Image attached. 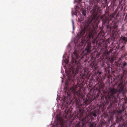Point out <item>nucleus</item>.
Listing matches in <instances>:
<instances>
[{
  "mask_svg": "<svg viewBox=\"0 0 127 127\" xmlns=\"http://www.w3.org/2000/svg\"><path fill=\"white\" fill-rule=\"evenodd\" d=\"M91 119V118L90 116L89 115H87V116L84 118L83 119V120L85 122L86 124H88L89 122V121Z\"/></svg>",
  "mask_w": 127,
  "mask_h": 127,
  "instance_id": "39448f33",
  "label": "nucleus"
},
{
  "mask_svg": "<svg viewBox=\"0 0 127 127\" xmlns=\"http://www.w3.org/2000/svg\"><path fill=\"white\" fill-rule=\"evenodd\" d=\"M93 115L95 117L96 116V114L95 113H94L93 114Z\"/></svg>",
  "mask_w": 127,
  "mask_h": 127,
  "instance_id": "2eb2a0df",
  "label": "nucleus"
},
{
  "mask_svg": "<svg viewBox=\"0 0 127 127\" xmlns=\"http://www.w3.org/2000/svg\"><path fill=\"white\" fill-rule=\"evenodd\" d=\"M120 39L124 41V43L126 44L127 42V38H126L125 36H122L120 38Z\"/></svg>",
  "mask_w": 127,
  "mask_h": 127,
  "instance_id": "0eeeda50",
  "label": "nucleus"
},
{
  "mask_svg": "<svg viewBox=\"0 0 127 127\" xmlns=\"http://www.w3.org/2000/svg\"><path fill=\"white\" fill-rule=\"evenodd\" d=\"M124 47V46H122V48H123V47Z\"/></svg>",
  "mask_w": 127,
  "mask_h": 127,
  "instance_id": "aec40b11",
  "label": "nucleus"
},
{
  "mask_svg": "<svg viewBox=\"0 0 127 127\" xmlns=\"http://www.w3.org/2000/svg\"><path fill=\"white\" fill-rule=\"evenodd\" d=\"M72 23H73V25L74 23H73V21H72Z\"/></svg>",
  "mask_w": 127,
  "mask_h": 127,
  "instance_id": "6ab92c4d",
  "label": "nucleus"
},
{
  "mask_svg": "<svg viewBox=\"0 0 127 127\" xmlns=\"http://www.w3.org/2000/svg\"><path fill=\"white\" fill-rule=\"evenodd\" d=\"M118 92L121 93L124 95L125 92V88L123 83L121 82L118 85Z\"/></svg>",
  "mask_w": 127,
  "mask_h": 127,
  "instance_id": "20e7f679",
  "label": "nucleus"
},
{
  "mask_svg": "<svg viewBox=\"0 0 127 127\" xmlns=\"http://www.w3.org/2000/svg\"><path fill=\"white\" fill-rule=\"evenodd\" d=\"M94 40L93 41H92L93 43V44L95 43V41H96V39L95 38L93 40Z\"/></svg>",
  "mask_w": 127,
  "mask_h": 127,
  "instance_id": "4468645a",
  "label": "nucleus"
},
{
  "mask_svg": "<svg viewBox=\"0 0 127 127\" xmlns=\"http://www.w3.org/2000/svg\"><path fill=\"white\" fill-rule=\"evenodd\" d=\"M117 90L114 88H110L108 95L105 96L106 99H108L110 101L115 100L116 98L118 97Z\"/></svg>",
  "mask_w": 127,
  "mask_h": 127,
  "instance_id": "f03ea898",
  "label": "nucleus"
},
{
  "mask_svg": "<svg viewBox=\"0 0 127 127\" xmlns=\"http://www.w3.org/2000/svg\"><path fill=\"white\" fill-rule=\"evenodd\" d=\"M120 119H122V118H120Z\"/></svg>",
  "mask_w": 127,
  "mask_h": 127,
  "instance_id": "4be33fe9",
  "label": "nucleus"
},
{
  "mask_svg": "<svg viewBox=\"0 0 127 127\" xmlns=\"http://www.w3.org/2000/svg\"><path fill=\"white\" fill-rule=\"evenodd\" d=\"M98 73L99 74H101V72H99Z\"/></svg>",
  "mask_w": 127,
  "mask_h": 127,
  "instance_id": "f3484780",
  "label": "nucleus"
},
{
  "mask_svg": "<svg viewBox=\"0 0 127 127\" xmlns=\"http://www.w3.org/2000/svg\"><path fill=\"white\" fill-rule=\"evenodd\" d=\"M86 10H82L80 11V14L81 13L84 16H85L86 15Z\"/></svg>",
  "mask_w": 127,
  "mask_h": 127,
  "instance_id": "6e6552de",
  "label": "nucleus"
},
{
  "mask_svg": "<svg viewBox=\"0 0 127 127\" xmlns=\"http://www.w3.org/2000/svg\"><path fill=\"white\" fill-rule=\"evenodd\" d=\"M86 124L84 123L79 122L75 125L74 127H86Z\"/></svg>",
  "mask_w": 127,
  "mask_h": 127,
  "instance_id": "423d86ee",
  "label": "nucleus"
},
{
  "mask_svg": "<svg viewBox=\"0 0 127 127\" xmlns=\"http://www.w3.org/2000/svg\"><path fill=\"white\" fill-rule=\"evenodd\" d=\"M112 103H111L110 105L108 106V109H110L112 107Z\"/></svg>",
  "mask_w": 127,
  "mask_h": 127,
  "instance_id": "f8f14e48",
  "label": "nucleus"
},
{
  "mask_svg": "<svg viewBox=\"0 0 127 127\" xmlns=\"http://www.w3.org/2000/svg\"><path fill=\"white\" fill-rule=\"evenodd\" d=\"M89 125V127H94L93 124L91 122H89V123L88 124Z\"/></svg>",
  "mask_w": 127,
  "mask_h": 127,
  "instance_id": "9b49d317",
  "label": "nucleus"
},
{
  "mask_svg": "<svg viewBox=\"0 0 127 127\" xmlns=\"http://www.w3.org/2000/svg\"><path fill=\"white\" fill-rule=\"evenodd\" d=\"M116 1V0H113V1H114V2H115Z\"/></svg>",
  "mask_w": 127,
  "mask_h": 127,
  "instance_id": "a211bd4d",
  "label": "nucleus"
},
{
  "mask_svg": "<svg viewBox=\"0 0 127 127\" xmlns=\"http://www.w3.org/2000/svg\"><path fill=\"white\" fill-rule=\"evenodd\" d=\"M112 51H113V50L112 49H110L109 51V52L108 53H108H111Z\"/></svg>",
  "mask_w": 127,
  "mask_h": 127,
  "instance_id": "ddd939ff",
  "label": "nucleus"
},
{
  "mask_svg": "<svg viewBox=\"0 0 127 127\" xmlns=\"http://www.w3.org/2000/svg\"><path fill=\"white\" fill-rule=\"evenodd\" d=\"M80 75L81 76H82V78L83 79H85V78L86 77V75L84 74H80Z\"/></svg>",
  "mask_w": 127,
  "mask_h": 127,
  "instance_id": "9d476101",
  "label": "nucleus"
},
{
  "mask_svg": "<svg viewBox=\"0 0 127 127\" xmlns=\"http://www.w3.org/2000/svg\"><path fill=\"white\" fill-rule=\"evenodd\" d=\"M99 1H89V5L87 9L91 10L90 12L92 14V18H88L86 21L84 28L81 29L80 32L79 39L77 43L81 46L83 45L84 44H87V46L85 50L83 51L80 55L75 50L74 52V57H72L71 60L72 64L71 68H70L68 70H66L65 72L67 76V79L64 87L65 93H67V96L66 97L64 96L63 98V100H70L72 97L74 99H76L78 97L80 96L82 94L80 88L78 91H77V87L74 85V81L75 79L74 78L77 73L81 71L82 69L81 63L85 62L87 60L86 55L91 52V46L90 42L91 39H93L94 36L97 34L103 35V27L106 26L108 27L109 26V22L112 19L113 17L111 15L106 16L103 15L100 17V19L102 22V27L99 28V32L97 31L98 26L95 23L97 20V16L98 13V8L97 4Z\"/></svg>",
  "mask_w": 127,
  "mask_h": 127,
  "instance_id": "f257e3e1",
  "label": "nucleus"
},
{
  "mask_svg": "<svg viewBox=\"0 0 127 127\" xmlns=\"http://www.w3.org/2000/svg\"><path fill=\"white\" fill-rule=\"evenodd\" d=\"M78 1H79V2H81L82 0H78Z\"/></svg>",
  "mask_w": 127,
  "mask_h": 127,
  "instance_id": "dca6fc26",
  "label": "nucleus"
},
{
  "mask_svg": "<svg viewBox=\"0 0 127 127\" xmlns=\"http://www.w3.org/2000/svg\"><path fill=\"white\" fill-rule=\"evenodd\" d=\"M57 119V123L54 127H67L66 121L64 120L62 117H58Z\"/></svg>",
  "mask_w": 127,
  "mask_h": 127,
  "instance_id": "7ed1b4c3",
  "label": "nucleus"
},
{
  "mask_svg": "<svg viewBox=\"0 0 127 127\" xmlns=\"http://www.w3.org/2000/svg\"><path fill=\"white\" fill-rule=\"evenodd\" d=\"M123 66H121V68L124 69L126 67V65H127V63L125 62H123Z\"/></svg>",
  "mask_w": 127,
  "mask_h": 127,
  "instance_id": "1a4fd4ad",
  "label": "nucleus"
},
{
  "mask_svg": "<svg viewBox=\"0 0 127 127\" xmlns=\"http://www.w3.org/2000/svg\"><path fill=\"white\" fill-rule=\"evenodd\" d=\"M112 22H113V21H112Z\"/></svg>",
  "mask_w": 127,
  "mask_h": 127,
  "instance_id": "412c9836",
  "label": "nucleus"
}]
</instances>
